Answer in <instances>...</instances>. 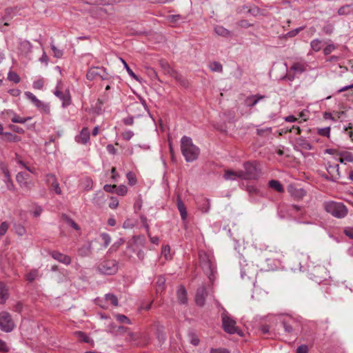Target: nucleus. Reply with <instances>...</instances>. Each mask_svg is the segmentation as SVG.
I'll list each match as a JSON object with an SVG mask.
<instances>
[{
	"label": "nucleus",
	"instance_id": "f257e3e1",
	"mask_svg": "<svg viewBox=\"0 0 353 353\" xmlns=\"http://www.w3.org/2000/svg\"><path fill=\"white\" fill-rule=\"evenodd\" d=\"M199 256L201 268L210 281L212 282L215 279L214 274L216 271L214 256L212 254L207 253L204 251H200Z\"/></svg>",
	"mask_w": 353,
	"mask_h": 353
},
{
	"label": "nucleus",
	"instance_id": "f03ea898",
	"mask_svg": "<svg viewBox=\"0 0 353 353\" xmlns=\"http://www.w3.org/2000/svg\"><path fill=\"white\" fill-rule=\"evenodd\" d=\"M181 150L187 162L197 159L200 153L199 148L193 144L190 137L183 136L181 139Z\"/></svg>",
	"mask_w": 353,
	"mask_h": 353
},
{
	"label": "nucleus",
	"instance_id": "7ed1b4c3",
	"mask_svg": "<svg viewBox=\"0 0 353 353\" xmlns=\"http://www.w3.org/2000/svg\"><path fill=\"white\" fill-rule=\"evenodd\" d=\"M325 210L333 216L341 219L347 214V208L343 203L327 201L323 204Z\"/></svg>",
	"mask_w": 353,
	"mask_h": 353
},
{
	"label": "nucleus",
	"instance_id": "20e7f679",
	"mask_svg": "<svg viewBox=\"0 0 353 353\" xmlns=\"http://www.w3.org/2000/svg\"><path fill=\"white\" fill-rule=\"evenodd\" d=\"M221 321L223 330L230 334H237L239 336L243 335L241 330L236 325V321L227 312L224 311L221 314Z\"/></svg>",
	"mask_w": 353,
	"mask_h": 353
},
{
	"label": "nucleus",
	"instance_id": "39448f33",
	"mask_svg": "<svg viewBox=\"0 0 353 353\" xmlns=\"http://www.w3.org/2000/svg\"><path fill=\"white\" fill-rule=\"evenodd\" d=\"M277 319L288 334H292L299 327V322L297 319L290 315L279 314L277 316Z\"/></svg>",
	"mask_w": 353,
	"mask_h": 353
},
{
	"label": "nucleus",
	"instance_id": "423d86ee",
	"mask_svg": "<svg viewBox=\"0 0 353 353\" xmlns=\"http://www.w3.org/2000/svg\"><path fill=\"white\" fill-rule=\"evenodd\" d=\"M244 170H240L241 179H256L259 176V169L255 162H246L243 164Z\"/></svg>",
	"mask_w": 353,
	"mask_h": 353
},
{
	"label": "nucleus",
	"instance_id": "0eeeda50",
	"mask_svg": "<svg viewBox=\"0 0 353 353\" xmlns=\"http://www.w3.org/2000/svg\"><path fill=\"white\" fill-rule=\"evenodd\" d=\"M98 270L103 274H114L118 271V263L115 260L104 261L98 266Z\"/></svg>",
	"mask_w": 353,
	"mask_h": 353
},
{
	"label": "nucleus",
	"instance_id": "6e6552de",
	"mask_svg": "<svg viewBox=\"0 0 353 353\" xmlns=\"http://www.w3.org/2000/svg\"><path fill=\"white\" fill-rule=\"evenodd\" d=\"M97 77H99L102 80H107L109 79L110 75L107 72L106 69L103 67L90 68L86 74L87 79L92 81Z\"/></svg>",
	"mask_w": 353,
	"mask_h": 353
},
{
	"label": "nucleus",
	"instance_id": "1a4fd4ad",
	"mask_svg": "<svg viewBox=\"0 0 353 353\" xmlns=\"http://www.w3.org/2000/svg\"><path fill=\"white\" fill-rule=\"evenodd\" d=\"M14 328V323L11 315L7 312L0 313V329L5 332H10Z\"/></svg>",
	"mask_w": 353,
	"mask_h": 353
},
{
	"label": "nucleus",
	"instance_id": "9d476101",
	"mask_svg": "<svg viewBox=\"0 0 353 353\" xmlns=\"http://www.w3.org/2000/svg\"><path fill=\"white\" fill-rule=\"evenodd\" d=\"M326 169L328 176H325V179L332 182H336L341 178L339 165L338 164H331L330 163H327Z\"/></svg>",
	"mask_w": 353,
	"mask_h": 353
},
{
	"label": "nucleus",
	"instance_id": "9b49d317",
	"mask_svg": "<svg viewBox=\"0 0 353 353\" xmlns=\"http://www.w3.org/2000/svg\"><path fill=\"white\" fill-rule=\"evenodd\" d=\"M309 67L308 63L306 61L302 59L294 61L290 68V72L295 74H301L307 70Z\"/></svg>",
	"mask_w": 353,
	"mask_h": 353
},
{
	"label": "nucleus",
	"instance_id": "f8f14e48",
	"mask_svg": "<svg viewBox=\"0 0 353 353\" xmlns=\"http://www.w3.org/2000/svg\"><path fill=\"white\" fill-rule=\"evenodd\" d=\"M245 262V261H243V262H240L241 276L242 279H245V277L250 279H254L256 270L253 265H249Z\"/></svg>",
	"mask_w": 353,
	"mask_h": 353
},
{
	"label": "nucleus",
	"instance_id": "ddd939ff",
	"mask_svg": "<svg viewBox=\"0 0 353 353\" xmlns=\"http://www.w3.org/2000/svg\"><path fill=\"white\" fill-rule=\"evenodd\" d=\"M44 181L47 185H48L52 190H54L56 194H61V189L57 181V179L55 175L52 174H47L45 176Z\"/></svg>",
	"mask_w": 353,
	"mask_h": 353
},
{
	"label": "nucleus",
	"instance_id": "4468645a",
	"mask_svg": "<svg viewBox=\"0 0 353 353\" xmlns=\"http://www.w3.org/2000/svg\"><path fill=\"white\" fill-rule=\"evenodd\" d=\"M54 94L58 97L62 101V106L63 108L68 107L71 103V96L68 90H65L64 92L61 91L58 86L54 92Z\"/></svg>",
	"mask_w": 353,
	"mask_h": 353
},
{
	"label": "nucleus",
	"instance_id": "2eb2a0df",
	"mask_svg": "<svg viewBox=\"0 0 353 353\" xmlns=\"http://www.w3.org/2000/svg\"><path fill=\"white\" fill-rule=\"evenodd\" d=\"M145 239L143 236H134L132 242L129 243L128 250L132 252L136 253L140 247H144Z\"/></svg>",
	"mask_w": 353,
	"mask_h": 353
},
{
	"label": "nucleus",
	"instance_id": "dca6fc26",
	"mask_svg": "<svg viewBox=\"0 0 353 353\" xmlns=\"http://www.w3.org/2000/svg\"><path fill=\"white\" fill-rule=\"evenodd\" d=\"M207 296L206 288L204 285L199 287L196 293L195 302L199 306H203L205 302V297Z\"/></svg>",
	"mask_w": 353,
	"mask_h": 353
},
{
	"label": "nucleus",
	"instance_id": "f3484780",
	"mask_svg": "<svg viewBox=\"0 0 353 353\" xmlns=\"http://www.w3.org/2000/svg\"><path fill=\"white\" fill-rule=\"evenodd\" d=\"M28 174L25 172H20L16 176V181L21 188L30 190V183L27 181Z\"/></svg>",
	"mask_w": 353,
	"mask_h": 353
},
{
	"label": "nucleus",
	"instance_id": "a211bd4d",
	"mask_svg": "<svg viewBox=\"0 0 353 353\" xmlns=\"http://www.w3.org/2000/svg\"><path fill=\"white\" fill-rule=\"evenodd\" d=\"M50 255L54 259L64 265H68L71 263L72 260L69 256L58 251L51 252Z\"/></svg>",
	"mask_w": 353,
	"mask_h": 353
},
{
	"label": "nucleus",
	"instance_id": "6ab92c4d",
	"mask_svg": "<svg viewBox=\"0 0 353 353\" xmlns=\"http://www.w3.org/2000/svg\"><path fill=\"white\" fill-rule=\"evenodd\" d=\"M1 169L5 176L3 181L6 183L7 189L10 191H14L15 190V187L11 179L8 169L6 166H1Z\"/></svg>",
	"mask_w": 353,
	"mask_h": 353
},
{
	"label": "nucleus",
	"instance_id": "aec40b11",
	"mask_svg": "<svg viewBox=\"0 0 353 353\" xmlns=\"http://www.w3.org/2000/svg\"><path fill=\"white\" fill-rule=\"evenodd\" d=\"M90 131L88 128H83L80 134L75 137V141L78 143L86 144L90 140Z\"/></svg>",
	"mask_w": 353,
	"mask_h": 353
},
{
	"label": "nucleus",
	"instance_id": "412c9836",
	"mask_svg": "<svg viewBox=\"0 0 353 353\" xmlns=\"http://www.w3.org/2000/svg\"><path fill=\"white\" fill-rule=\"evenodd\" d=\"M10 297L9 289L6 284L0 281V305L6 303Z\"/></svg>",
	"mask_w": 353,
	"mask_h": 353
},
{
	"label": "nucleus",
	"instance_id": "4be33fe9",
	"mask_svg": "<svg viewBox=\"0 0 353 353\" xmlns=\"http://www.w3.org/2000/svg\"><path fill=\"white\" fill-rule=\"evenodd\" d=\"M265 98V96L261 94H255L248 97L245 99V104L248 107H253L256 105L261 100Z\"/></svg>",
	"mask_w": 353,
	"mask_h": 353
},
{
	"label": "nucleus",
	"instance_id": "5701e85b",
	"mask_svg": "<svg viewBox=\"0 0 353 353\" xmlns=\"http://www.w3.org/2000/svg\"><path fill=\"white\" fill-rule=\"evenodd\" d=\"M241 174H240V170L234 171L232 170H225V172L223 174V178L226 181H235L237 179H241Z\"/></svg>",
	"mask_w": 353,
	"mask_h": 353
},
{
	"label": "nucleus",
	"instance_id": "b1692460",
	"mask_svg": "<svg viewBox=\"0 0 353 353\" xmlns=\"http://www.w3.org/2000/svg\"><path fill=\"white\" fill-rule=\"evenodd\" d=\"M289 192L290 194L296 199H301L305 195L306 192L303 188H297L294 187H290Z\"/></svg>",
	"mask_w": 353,
	"mask_h": 353
},
{
	"label": "nucleus",
	"instance_id": "393cba45",
	"mask_svg": "<svg viewBox=\"0 0 353 353\" xmlns=\"http://www.w3.org/2000/svg\"><path fill=\"white\" fill-rule=\"evenodd\" d=\"M176 295L179 302L181 304H185L187 302V291L183 285H180L176 291Z\"/></svg>",
	"mask_w": 353,
	"mask_h": 353
},
{
	"label": "nucleus",
	"instance_id": "a878e982",
	"mask_svg": "<svg viewBox=\"0 0 353 353\" xmlns=\"http://www.w3.org/2000/svg\"><path fill=\"white\" fill-rule=\"evenodd\" d=\"M92 252V243L91 242H88L87 243L81 245L78 249V253L81 256L85 257L89 256Z\"/></svg>",
	"mask_w": 353,
	"mask_h": 353
},
{
	"label": "nucleus",
	"instance_id": "bb28decb",
	"mask_svg": "<svg viewBox=\"0 0 353 353\" xmlns=\"http://www.w3.org/2000/svg\"><path fill=\"white\" fill-rule=\"evenodd\" d=\"M176 206L179 211L181 219L183 221H185L187 219V216H188L186 208H185L183 202L179 197H178L177 201H176Z\"/></svg>",
	"mask_w": 353,
	"mask_h": 353
},
{
	"label": "nucleus",
	"instance_id": "cd10ccee",
	"mask_svg": "<svg viewBox=\"0 0 353 353\" xmlns=\"http://www.w3.org/2000/svg\"><path fill=\"white\" fill-rule=\"evenodd\" d=\"M8 113L11 114L13 115V117L11 119V121L12 123H25L26 122H27L28 121H30L32 119L30 117H21L20 116H19L17 114H15L12 110H9L8 112Z\"/></svg>",
	"mask_w": 353,
	"mask_h": 353
},
{
	"label": "nucleus",
	"instance_id": "c85d7f7f",
	"mask_svg": "<svg viewBox=\"0 0 353 353\" xmlns=\"http://www.w3.org/2000/svg\"><path fill=\"white\" fill-rule=\"evenodd\" d=\"M40 276L41 275L38 269H32L26 274V279L30 283L33 282Z\"/></svg>",
	"mask_w": 353,
	"mask_h": 353
},
{
	"label": "nucleus",
	"instance_id": "c756f323",
	"mask_svg": "<svg viewBox=\"0 0 353 353\" xmlns=\"http://www.w3.org/2000/svg\"><path fill=\"white\" fill-rule=\"evenodd\" d=\"M39 111L45 113V114H50V105L39 100L34 105Z\"/></svg>",
	"mask_w": 353,
	"mask_h": 353
},
{
	"label": "nucleus",
	"instance_id": "7c9ffc66",
	"mask_svg": "<svg viewBox=\"0 0 353 353\" xmlns=\"http://www.w3.org/2000/svg\"><path fill=\"white\" fill-rule=\"evenodd\" d=\"M337 156H341L345 164L353 162V154L350 152L342 150L337 152Z\"/></svg>",
	"mask_w": 353,
	"mask_h": 353
},
{
	"label": "nucleus",
	"instance_id": "2f4dec72",
	"mask_svg": "<svg viewBox=\"0 0 353 353\" xmlns=\"http://www.w3.org/2000/svg\"><path fill=\"white\" fill-rule=\"evenodd\" d=\"M214 32L216 34L221 37H229L231 36L230 31L221 26H216L214 28Z\"/></svg>",
	"mask_w": 353,
	"mask_h": 353
},
{
	"label": "nucleus",
	"instance_id": "473e14b6",
	"mask_svg": "<svg viewBox=\"0 0 353 353\" xmlns=\"http://www.w3.org/2000/svg\"><path fill=\"white\" fill-rule=\"evenodd\" d=\"M296 143L304 150H311L312 149V145L311 143L305 138L300 137L297 139Z\"/></svg>",
	"mask_w": 353,
	"mask_h": 353
},
{
	"label": "nucleus",
	"instance_id": "72a5a7b5",
	"mask_svg": "<svg viewBox=\"0 0 353 353\" xmlns=\"http://www.w3.org/2000/svg\"><path fill=\"white\" fill-rule=\"evenodd\" d=\"M200 210L204 212L208 213L210 210V201L209 199L203 198L199 205Z\"/></svg>",
	"mask_w": 353,
	"mask_h": 353
},
{
	"label": "nucleus",
	"instance_id": "f704fd0d",
	"mask_svg": "<svg viewBox=\"0 0 353 353\" xmlns=\"http://www.w3.org/2000/svg\"><path fill=\"white\" fill-rule=\"evenodd\" d=\"M269 186L271 188L276 190L279 192H282L284 190V188H283V185L277 180H271V181H269Z\"/></svg>",
	"mask_w": 353,
	"mask_h": 353
},
{
	"label": "nucleus",
	"instance_id": "c9c22d12",
	"mask_svg": "<svg viewBox=\"0 0 353 353\" xmlns=\"http://www.w3.org/2000/svg\"><path fill=\"white\" fill-rule=\"evenodd\" d=\"M45 83L44 78L38 77L32 83V87L36 90H42Z\"/></svg>",
	"mask_w": 353,
	"mask_h": 353
},
{
	"label": "nucleus",
	"instance_id": "e433bc0d",
	"mask_svg": "<svg viewBox=\"0 0 353 353\" xmlns=\"http://www.w3.org/2000/svg\"><path fill=\"white\" fill-rule=\"evenodd\" d=\"M310 46L314 52H319L321 49V41L319 39H313L310 42Z\"/></svg>",
	"mask_w": 353,
	"mask_h": 353
},
{
	"label": "nucleus",
	"instance_id": "4c0bfd02",
	"mask_svg": "<svg viewBox=\"0 0 353 353\" xmlns=\"http://www.w3.org/2000/svg\"><path fill=\"white\" fill-rule=\"evenodd\" d=\"M105 300L110 301L114 306L118 305V299L114 294H106L105 295Z\"/></svg>",
	"mask_w": 353,
	"mask_h": 353
},
{
	"label": "nucleus",
	"instance_id": "58836bf2",
	"mask_svg": "<svg viewBox=\"0 0 353 353\" xmlns=\"http://www.w3.org/2000/svg\"><path fill=\"white\" fill-rule=\"evenodd\" d=\"M100 237L103 241V247L105 248H107L111 242L110 236L108 233L103 232L100 234Z\"/></svg>",
	"mask_w": 353,
	"mask_h": 353
},
{
	"label": "nucleus",
	"instance_id": "ea45409f",
	"mask_svg": "<svg viewBox=\"0 0 353 353\" xmlns=\"http://www.w3.org/2000/svg\"><path fill=\"white\" fill-rule=\"evenodd\" d=\"M50 48H51V50L53 52L54 57L58 58V59L62 57V56H63V51L61 50L58 49L55 46L53 41H52L51 43H50Z\"/></svg>",
	"mask_w": 353,
	"mask_h": 353
},
{
	"label": "nucleus",
	"instance_id": "a19ab883",
	"mask_svg": "<svg viewBox=\"0 0 353 353\" xmlns=\"http://www.w3.org/2000/svg\"><path fill=\"white\" fill-rule=\"evenodd\" d=\"M75 336L78 338L79 341L89 343L90 342V337L85 334L84 332L81 331H77L74 332Z\"/></svg>",
	"mask_w": 353,
	"mask_h": 353
},
{
	"label": "nucleus",
	"instance_id": "79ce46f5",
	"mask_svg": "<svg viewBox=\"0 0 353 353\" xmlns=\"http://www.w3.org/2000/svg\"><path fill=\"white\" fill-rule=\"evenodd\" d=\"M322 30L324 34L330 35L334 32V26L333 24L327 23L323 27Z\"/></svg>",
	"mask_w": 353,
	"mask_h": 353
},
{
	"label": "nucleus",
	"instance_id": "37998d69",
	"mask_svg": "<svg viewBox=\"0 0 353 353\" xmlns=\"http://www.w3.org/2000/svg\"><path fill=\"white\" fill-rule=\"evenodd\" d=\"M8 79L10 81H13L15 83L20 82L19 76L14 72L10 71L8 74Z\"/></svg>",
	"mask_w": 353,
	"mask_h": 353
},
{
	"label": "nucleus",
	"instance_id": "c03bdc74",
	"mask_svg": "<svg viewBox=\"0 0 353 353\" xmlns=\"http://www.w3.org/2000/svg\"><path fill=\"white\" fill-rule=\"evenodd\" d=\"M14 229L17 234L19 236H23L26 233V228L25 227L21 224H14Z\"/></svg>",
	"mask_w": 353,
	"mask_h": 353
},
{
	"label": "nucleus",
	"instance_id": "a18cd8bd",
	"mask_svg": "<svg viewBox=\"0 0 353 353\" xmlns=\"http://www.w3.org/2000/svg\"><path fill=\"white\" fill-rule=\"evenodd\" d=\"M317 133H318V134H319L322 137H329L330 134V128L325 127V128H318Z\"/></svg>",
	"mask_w": 353,
	"mask_h": 353
},
{
	"label": "nucleus",
	"instance_id": "49530a36",
	"mask_svg": "<svg viewBox=\"0 0 353 353\" xmlns=\"http://www.w3.org/2000/svg\"><path fill=\"white\" fill-rule=\"evenodd\" d=\"M247 191L249 193L250 196H252L254 194L261 196V192L254 185H248Z\"/></svg>",
	"mask_w": 353,
	"mask_h": 353
},
{
	"label": "nucleus",
	"instance_id": "de8ad7c7",
	"mask_svg": "<svg viewBox=\"0 0 353 353\" xmlns=\"http://www.w3.org/2000/svg\"><path fill=\"white\" fill-rule=\"evenodd\" d=\"M351 12V8L350 5H345L341 7L338 10V14L339 15H347Z\"/></svg>",
	"mask_w": 353,
	"mask_h": 353
},
{
	"label": "nucleus",
	"instance_id": "09e8293b",
	"mask_svg": "<svg viewBox=\"0 0 353 353\" xmlns=\"http://www.w3.org/2000/svg\"><path fill=\"white\" fill-rule=\"evenodd\" d=\"M126 177H127V179L128 181V183L130 185H134L137 183V177L135 176V174L132 172H129L127 173L126 174Z\"/></svg>",
	"mask_w": 353,
	"mask_h": 353
},
{
	"label": "nucleus",
	"instance_id": "8fccbe9b",
	"mask_svg": "<svg viewBox=\"0 0 353 353\" xmlns=\"http://www.w3.org/2000/svg\"><path fill=\"white\" fill-rule=\"evenodd\" d=\"M24 95L26 96V99L31 101L33 105H34L39 101L37 97L29 91L25 92Z\"/></svg>",
	"mask_w": 353,
	"mask_h": 353
},
{
	"label": "nucleus",
	"instance_id": "3c124183",
	"mask_svg": "<svg viewBox=\"0 0 353 353\" xmlns=\"http://www.w3.org/2000/svg\"><path fill=\"white\" fill-rule=\"evenodd\" d=\"M210 68L212 71H214V72H222V70H223L222 65L217 61H214V62L212 63L210 65Z\"/></svg>",
	"mask_w": 353,
	"mask_h": 353
},
{
	"label": "nucleus",
	"instance_id": "603ef678",
	"mask_svg": "<svg viewBox=\"0 0 353 353\" xmlns=\"http://www.w3.org/2000/svg\"><path fill=\"white\" fill-rule=\"evenodd\" d=\"M115 318L119 323H125L128 325L131 324L130 320L123 314H116Z\"/></svg>",
	"mask_w": 353,
	"mask_h": 353
},
{
	"label": "nucleus",
	"instance_id": "864d4df0",
	"mask_svg": "<svg viewBox=\"0 0 353 353\" xmlns=\"http://www.w3.org/2000/svg\"><path fill=\"white\" fill-rule=\"evenodd\" d=\"M121 61L123 63L124 68H125L128 74L133 79H138L137 76L134 74L132 70L128 66L127 63L121 59Z\"/></svg>",
	"mask_w": 353,
	"mask_h": 353
},
{
	"label": "nucleus",
	"instance_id": "5fc2aeb1",
	"mask_svg": "<svg viewBox=\"0 0 353 353\" xmlns=\"http://www.w3.org/2000/svg\"><path fill=\"white\" fill-rule=\"evenodd\" d=\"M127 191L128 188L124 185H121L115 189V192L120 196H124L127 193Z\"/></svg>",
	"mask_w": 353,
	"mask_h": 353
},
{
	"label": "nucleus",
	"instance_id": "6e6d98bb",
	"mask_svg": "<svg viewBox=\"0 0 353 353\" xmlns=\"http://www.w3.org/2000/svg\"><path fill=\"white\" fill-rule=\"evenodd\" d=\"M9 228V223L7 221H3L0 225V236H3L6 234Z\"/></svg>",
	"mask_w": 353,
	"mask_h": 353
},
{
	"label": "nucleus",
	"instance_id": "4d7b16f0",
	"mask_svg": "<svg viewBox=\"0 0 353 353\" xmlns=\"http://www.w3.org/2000/svg\"><path fill=\"white\" fill-rule=\"evenodd\" d=\"M336 49V46L333 43H330V44L327 45V46L324 48L323 53L325 55H328Z\"/></svg>",
	"mask_w": 353,
	"mask_h": 353
},
{
	"label": "nucleus",
	"instance_id": "13d9d810",
	"mask_svg": "<svg viewBox=\"0 0 353 353\" xmlns=\"http://www.w3.org/2000/svg\"><path fill=\"white\" fill-rule=\"evenodd\" d=\"M119 203V200L117 199V198L111 197L110 201L108 205L111 209H115L118 207Z\"/></svg>",
	"mask_w": 353,
	"mask_h": 353
},
{
	"label": "nucleus",
	"instance_id": "bf43d9fd",
	"mask_svg": "<svg viewBox=\"0 0 353 353\" xmlns=\"http://www.w3.org/2000/svg\"><path fill=\"white\" fill-rule=\"evenodd\" d=\"M133 136H134V132L132 130L125 131L122 134V137H123V139H125L126 141L130 140Z\"/></svg>",
	"mask_w": 353,
	"mask_h": 353
},
{
	"label": "nucleus",
	"instance_id": "052dcab7",
	"mask_svg": "<svg viewBox=\"0 0 353 353\" xmlns=\"http://www.w3.org/2000/svg\"><path fill=\"white\" fill-rule=\"evenodd\" d=\"M303 29V27H299V28H295L291 31H289L287 33V36L289 37H294Z\"/></svg>",
	"mask_w": 353,
	"mask_h": 353
},
{
	"label": "nucleus",
	"instance_id": "680f3d73",
	"mask_svg": "<svg viewBox=\"0 0 353 353\" xmlns=\"http://www.w3.org/2000/svg\"><path fill=\"white\" fill-rule=\"evenodd\" d=\"M106 150L109 154H112V155H115L117 152V149L114 148V146L112 144H108L106 146Z\"/></svg>",
	"mask_w": 353,
	"mask_h": 353
},
{
	"label": "nucleus",
	"instance_id": "e2e57ef3",
	"mask_svg": "<svg viewBox=\"0 0 353 353\" xmlns=\"http://www.w3.org/2000/svg\"><path fill=\"white\" fill-rule=\"evenodd\" d=\"M165 282V279L163 276H159L157 281V285L161 289L163 288L164 284Z\"/></svg>",
	"mask_w": 353,
	"mask_h": 353
},
{
	"label": "nucleus",
	"instance_id": "0e129e2a",
	"mask_svg": "<svg viewBox=\"0 0 353 353\" xmlns=\"http://www.w3.org/2000/svg\"><path fill=\"white\" fill-rule=\"evenodd\" d=\"M344 234L350 239H353V227L345 228L344 229Z\"/></svg>",
	"mask_w": 353,
	"mask_h": 353
},
{
	"label": "nucleus",
	"instance_id": "69168bd1",
	"mask_svg": "<svg viewBox=\"0 0 353 353\" xmlns=\"http://www.w3.org/2000/svg\"><path fill=\"white\" fill-rule=\"evenodd\" d=\"M117 186L115 185H108L106 184L104 185L103 189L107 192H115Z\"/></svg>",
	"mask_w": 353,
	"mask_h": 353
},
{
	"label": "nucleus",
	"instance_id": "338daca9",
	"mask_svg": "<svg viewBox=\"0 0 353 353\" xmlns=\"http://www.w3.org/2000/svg\"><path fill=\"white\" fill-rule=\"evenodd\" d=\"M296 353H308V347L306 345H301L296 350Z\"/></svg>",
	"mask_w": 353,
	"mask_h": 353
},
{
	"label": "nucleus",
	"instance_id": "774afa93",
	"mask_svg": "<svg viewBox=\"0 0 353 353\" xmlns=\"http://www.w3.org/2000/svg\"><path fill=\"white\" fill-rule=\"evenodd\" d=\"M210 353H230L227 349L225 348H212Z\"/></svg>",
	"mask_w": 353,
	"mask_h": 353
}]
</instances>
